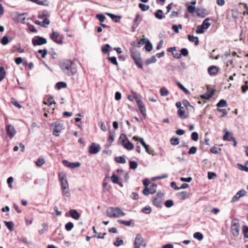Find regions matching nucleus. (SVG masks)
<instances>
[{"label": "nucleus", "mask_w": 248, "mask_h": 248, "mask_svg": "<svg viewBox=\"0 0 248 248\" xmlns=\"http://www.w3.org/2000/svg\"><path fill=\"white\" fill-rule=\"evenodd\" d=\"M62 71L68 76L74 75L77 73L76 64L70 60H65L60 64Z\"/></svg>", "instance_id": "obj_1"}, {"label": "nucleus", "mask_w": 248, "mask_h": 248, "mask_svg": "<svg viewBox=\"0 0 248 248\" xmlns=\"http://www.w3.org/2000/svg\"><path fill=\"white\" fill-rule=\"evenodd\" d=\"M106 215L110 218H117L124 216L125 214L119 207H110L107 209Z\"/></svg>", "instance_id": "obj_2"}, {"label": "nucleus", "mask_w": 248, "mask_h": 248, "mask_svg": "<svg viewBox=\"0 0 248 248\" xmlns=\"http://www.w3.org/2000/svg\"><path fill=\"white\" fill-rule=\"evenodd\" d=\"M130 56L134 61L137 66L140 69H143L142 62L140 56V54L134 50H130Z\"/></svg>", "instance_id": "obj_3"}, {"label": "nucleus", "mask_w": 248, "mask_h": 248, "mask_svg": "<svg viewBox=\"0 0 248 248\" xmlns=\"http://www.w3.org/2000/svg\"><path fill=\"white\" fill-rule=\"evenodd\" d=\"M163 196L164 194L162 193L158 192L153 199V204L157 207H161Z\"/></svg>", "instance_id": "obj_4"}, {"label": "nucleus", "mask_w": 248, "mask_h": 248, "mask_svg": "<svg viewBox=\"0 0 248 248\" xmlns=\"http://www.w3.org/2000/svg\"><path fill=\"white\" fill-rule=\"evenodd\" d=\"M223 132L224 133V135L223 138V140L225 141L232 140L233 142V146H236L237 145V141L235 138L233 137L232 133L227 131L225 129L223 130Z\"/></svg>", "instance_id": "obj_5"}, {"label": "nucleus", "mask_w": 248, "mask_h": 248, "mask_svg": "<svg viewBox=\"0 0 248 248\" xmlns=\"http://www.w3.org/2000/svg\"><path fill=\"white\" fill-rule=\"evenodd\" d=\"M5 130L7 135L12 139L16 134V130L15 127L11 124H6Z\"/></svg>", "instance_id": "obj_6"}, {"label": "nucleus", "mask_w": 248, "mask_h": 248, "mask_svg": "<svg viewBox=\"0 0 248 248\" xmlns=\"http://www.w3.org/2000/svg\"><path fill=\"white\" fill-rule=\"evenodd\" d=\"M135 100L137 102V105L140 113L143 116L146 115V108L145 107L143 102L141 101L140 98L138 96H135Z\"/></svg>", "instance_id": "obj_7"}, {"label": "nucleus", "mask_w": 248, "mask_h": 248, "mask_svg": "<svg viewBox=\"0 0 248 248\" xmlns=\"http://www.w3.org/2000/svg\"><path fill=\"white\" fill-rule=\"evenodd\" d=\"M32 43L34 46H40L46 43V40L39 36H36L32 38Z\"/></svg>", "instance_id": "obj_8"}, {"label": "nucleus", "mask_w": 248, "mask_h": 248, "mask_svg": "<svg viewBox=\"0 0 248 248\" xmlns=\"http://www.w3.org/2000/svg\"><path fill=\"white\" fill-rule=\"evenodd\" d=\"M50 126L52 129L53 134L56 136L59 135V133L62 130V125L57 122L52 124Z\"/></svg>", "instance_id": "obj_9"}, {"label": "nucleus", "mask_w": 248, "mask_h": 248, "mask_svg": "<svg viewBox=\"0 0 248 248\" xmlns=\"http://www.w3.org/2000/svg\"><path fill=\"white\" fill-rule=\"evenodd\" d=\"M239 223L235 221H232L231 224V231L232 233V235L236 237L238 235L239 233Z\"/></svg>", "instance_id": "obj_10"}, {"label": "nucleus", "mask_w": 248, "mask_h": 248, "mask_svg": "<svg viewBox=\"0 0 248 248\" xmlns=\"http://www.w3.org/2000/svg\"><path fill=\"white\" fill-rule=\"evenodd\" d=\"M101 149V147L99 144L93 142L89 147V152L90 154H96L98 153Z\"/></svg>", "instance_id": "obj_11"}, {"label": "nucleus", "mask_w": 248, "mask_h": 248, "mask_svg": "<svg viewBox=\"0 0 248 248\" xmlns=\"http://www.w3.org/2000/svg\"><path fill=\"white\" fill-rule=\"evenodd\" d=\"M59 179L61 182V188H64L65 187H69L68 183L66 179V176L65 173L61 172L59 174Z\"/></svg>", "instance_id": "obj_12"}, {"label": "nucleus", "mask_w": 248, "mask_h": 248, "mask_svg": "<svg viewBox=\"0 0 248 248\" xmlns=\"http://www.w3.org/2000/svg\"><path fill=\"white\" fill-rule=\"evenodd\" d=\"M50 38L57 44H61L62 43L61 36L57 32H53L50 36Z\"/></svg>", "instance_id": "obj_13"}, {"label": "nucleus", "mask_w": 248, "mask_h": 248, "mask_svg": "<svg viewBox=\"0 0 248 248\" xmlns=\"http://www.w3.org/2000/svg\"><path fill=\"white\" fill-rule=\"evenodd\" d=\"M177 114L181 119H186L189 117L188 113H186L185 111V108L183 107L178 109Z\"/></svg>", "instance_id": "obj_14"}, {"label": "nucleus", "mask_w": 248, "mask_h": 248, "mask_svg": "<svg viewBox=\"0 0 248 248\" xmlns=\"http://www.w3.org/2000/svg\"><path fill=\"white\" fill-rule=\"evenodd\" d=\"M63 163L65 166L71 169L78 167L80 166V163L79 162L71 163L67 160H63Z\"/></svg>", "instance_id": "obj_15"}, {"label": "nucleus", "mask_w": 248, "mask_h": 248, "mask_svg": "<svg viewBox=\"0 0 248 248\" xmlns=\"http://www.w3.org/2000/svg\"><path fill=\"white\" fill-rule=\"evenodd\" d=\"M198 16L203 18L207 15V13L205 9L198 8L195 11Z\"/></svg>", "instance_id": "obj_16"}, {"label": "nucleus", "mask_w": 248, "mask_h": 248, "mask_svg": "<svg viewBox=\"0 0 248 248\" xmlns=\"http://www.w3.org/2000/svg\"><path fill=\"white\" fill-rule=\"evenodd\" d=\"M69 214L70 216L76 220H78L80 217L79 214L75 209H71L69 211Z\"/></svg>", "instance_id": "obj_17"}, {"label": "nucleus", "mask_w": 248, "mask_h": 248, "mask_svg": "<svg viewBox=\"0 0 248 248\" xmlns=\"http://www.w3.org/2000/svg\"><path fill=\"white\" fill-rule=\"evenodd\" d=\"M143 243V239L140 234H137L134 242V245L141 246Z\"/></svg>", "instance_id": "obj_18"}, {"label": "nucleus", "mask_w": 248, "mask_h": 248, "mask_svg": "<svg viewBox=\"0 0 248 248\" xmlns=\"http://www.w3.org/2000/svg\"><path fill=\"white\" fill-rule=\"evenodd\" d=\"M218 71V68L216 66H211L208 68V72L210 75H215Z\"/></svg>", "instance_id": "obj_19"}, {"label": "nucleus", "mask_w": 248, "mask_h": 248, "mask_svg": "<svg viewBox=\"0 0 248 248\" xmlns=\"http://www.w3.org/2000/svg\"><path fill=\"white\" fill-rule=\"evenodd\" d=\"M188 39L191 42H194L196 46H198L199 44V38L197 36H194L192 35H188Z\"/></svg>", "instance_id": "obj_20"}, {"label": "nucleus", "mask_w": 248, "mask_h": 248, "mask_svg": "<svg viewBox=\"0 0 248 248\" xmlns=\"http://www.w3.org/2000/svg\"><path fill=\"white\" fill-rule=\"evenodd\" d=\"M115 136V132L114 131H110L109 132L108 141L110 144H111L113 142L114 140Z\"/></svg>", "instance_id": "obj_21"}, {"label": "nucleus", "mask_w": 248, "mask_h": 248, "mask_svg": "<svg viewBox=\"0 0 248 248\" xmlns=\"http://www.w3.org/2000/svg\"><path fill=\"white\" fill-rule=\"evenodd\" d=\"M178 196L180 199L181 200H184L188 198L189 196V194L186 191H183L178 193Z\"/></svg>", "instance_id": "obj_22"}, {"label": "nucleus", "mask_w": 248, "mask_h": 248, "mask_svg": "<svg viewBox=\"0 0 248 248\" xmlns=\"http://www.w3.org/2000/svg\"><path fill=\"white\" fill-rule=\"evenodd\" d=\"M147 40V39L144 38V35H143V38L138 41L137 45H134L135 42H134L133 44L132 45L137 47H140L141 46H143L144 44L146 43Z\"/></svg>", "instance_id": "obj_23"}, {"label": "nucleus", "mask_w": 248, "mask_h": 248, "mask_svg": "<svg viewBox=\"0 0 248 248\" xmlns=\"http://www.w3.org/2000/svg\"><path fill=\"white\" fill-rule=\"evenodd\" d=\"M62 195L65 197H69L71 195L69 187L62 188Z\"/></svg>", "instance_id": "obj_24"}, {"label": "nucleus", "mask_w": 248, "mask_h": 248, "mask_svg": "<svg viewBox=\"0 0 248 248\" xmlns=\"http://www.w3.org/2000/svg\"><path fill=\"white\" fill-rule=\"evenodd\" d=\"M119 140L121 141L123 146L128 141H129L125 134H122L119 138Z\"/></svg>", "instance_id": "obj_25"}, {"label": "nucleus", "mask_w": 248, "mask_h": 248, "mask_svg": "<svg viewBox=\"0 0 248 248\" xmlns=\"http://www.w3.org/2000/svg\"><path fill=\"white\" fill-rule=\"evenodd\" d=\"M102 52L104 54H106L111 50V47L108 44L104 45L102 47Z\"/></svg>", "instance_id": "obj_26"}, {"label": "nucleus", "mask_w": 248, "mask_h": 248, "mask_svg": "<svg viewBox=\"0 0 248 248\" xmlns=\"http://www.w3.org/2000/svg\"><path fill=\"white\" fill-rule=\"evenodd\" d=\"M123 146L128 150H132L134 149V145L129 140L126 142Z\"/></svg>", "instance_id": "obj_27"}, {"label": "nucleus", "mask_w": 248, "mask_h": 248, "mask_svg": "<svg viewBox=\"0 0 248 248\" xmlns=\"http://www.w3.org/2000/svg\"><path fill=\"white\" fill-rule=\"evenodd\" d=\"M114 160L118 163L124 164L126 162L125 158L122 156L115 157Z\"/></svg>", "instance_id": "obj_28"}, {"label": "nucleus", "mask_w": 248, "mask_h": 248, "mask_svg": "<svg viewBox=\"0 0 248 248\" xmlns=\"http://www.w3.org/2000/svg\"><path fill=\"white\" fill-rule=\"evenodd\" d=\"M213 94H214L213 92H207L204 94L202 95L201 96V97L202 98H204V99H209L210 98H211L212 97Z\"/></svg>", "instance_id": "obj_29"}, {"label": "nucleus", "mask_w": 248, "mask_h": 248, "mask_svg": "<svg viewBox=\"0 0 248 248\" xmlns=\"http://www.w3.org/2000/svg\"><path fill=\"white\" fill-rule=\"evenodd\" d=\"M6 72L3 67H0V81H1L5 77Z\"/></svg>", "instance_id": "obj_30"}, {"label": "nucleus", "mask_w": 248, "mask_h": 248, "mask_svg": "<svg viewBox=\"0 0 248 248\" xmlns=\"http://www.w3.org/2000/svg\"><path fill=\"white\" fill-rule=\"evenodd\" d=\"M144 47L145 50L148 52L151 51L153 49L152 45L148 39L145 43Z\"/></svg>", "instance_id": "obj_31"}, {"label": "nucleus", "mask_w": 248, "mask_h": 248, "mask_svg": "<svg viewBox=\"0 0 248 248\" xmlns=\"http://www.w3.org/2000/svg\"><path fill=\"white\" fill-rule=\"evenodd\" d=\"M66 86H67L66 83L64 82H62V81L57 82L56 85V88L59 90H60L62 88H66Z\"/></svg>", "instance_id": "obj_32"}, {"label": "nucleus", "mask_w": 248, "mask_h": 248, "mask_svg": "<svg viewBox=\"0 0 248 248\" xmlns=\"http://www.w3.org/2000/svg\"><path fill=\"white\" fill-rule=\"evenodd\" d=\"M6 226L9 230L10 231L12 232L14 230V223L12 221L4 222Z\"/></svg>", "instance_id": "obj_33"}, {"label": "nucleus", "mask_w": 248, "mask_h": 248, "mask_svg": "<svg viewBox=\"0 0 248 248\" xmlns=\"http://www.w3.org/2000/svg\"><path fill=\"white\" fill-rule=\"evenodd\" d=\"M209 20L208 18H206L202 22V24L201 25L202 27L205 29H208L210 26V23L208 22Z\"/></svg>", "instance_id": "obj_34"}, {"label": "nucleus", "mask_w": 248, "mask_h": 248, "mask_svg": "<svg viewBox=\"0 0 248 248\" xmlns=\"http://www.w3.org/2000/svg\"><path fill=\"white\" fill-rule=\"evenodd\" d=\"M182 104L187 109H188L189 108H192L193 109H194V107L190 104L187 100H184L182 101Z\"/></svg>", "instance_id": "obj_35"}, {"label": "nucleus", "mask_w": 248, "mask_h": 248, "mask_svg": "<svg viewBox=\"0 0 248 248\" xmlns=\"http://www.w3.org/2000/svg\"><path fill=\"white\" fill-rule=\"evenodd\" d=\"M35 24L40 25L41 27H46V19L45 18V20H43L42 22H41L39 20H36L34 21Z\"/></svg>", "instance_id": "obj_36"}, {"label": "nucleus", "mask_w": 248, "mask_h": 248, "mask_svg": "<svg viewBox=\"0 0 248 248\" xmlns=\"http://www.w3.org/2000/svg\"><path fill=\"white\" fill-rule=\"evenodd\" d=\"M227 106V102L224 99L220 100L219 102L217 104V107H224Z\"/></svg>", "instance_id": "obj_37"}, {"label": "nucleus", "mask_w": 248, "mask_h": 248, "mask_svg": "<svg viewBox=\"0 0 248 248\" xmlns=\"http://www.w3.org/2000/svg\"><path fill=\"white\" fill-rule=\"evenodd\" d=\"M162 11L160 9L157 10L155 14V17L159 19H162L163 18V16L162 15Z\"/></svg>", "instance_id": "obj_38"}, {"label": "nucleus", "mask_w": 248, "mask_h": 248, "mask_svg": "<svg viewBox=\"0 0 248 248\" xmlns=\"http://www.w3.org/2000/svg\"><path fill=\"white\" fill-rule=\"evenodd\" d=\"M156 61V59L155 57V56H152L150 58L148 59L145 61L146 64H149L152 63H154Z\"/></svg>", "instance_id": "obj_39"}, {"label": "nucleus", "mask_w": 248, "mask_h": 248, "mask_svg": "<svg viewBox=\"0 0 248 248\" xmlns=\"http://www.w3.org/2000/svg\"><path fill=\"white\" fill-rule=\"evenodd\" d=\"M170 142L172 145H176L179 143V139L177 138H172L170 140Z\"/></svg>", "instance_id": "obj_40"}, {"label": "nucleus", "mask_w": 248, "mask_h": 248, "mask_svg": "<svg viewBox=\"0 0 248 248\" xmlns=\"http://www.w3.org/2000/svg\"><path fill=\"white\" fill-rule=\"evenodd\" d=\"M129 167L130 169L135 170L138 167V164L135 161H129Z\"/></svg>", "instance_id": "obj_41"}, {"label": "nucleus", "mask_w": 248, "mask_h": 248, "mask_svg": "<svg viewBox=\"0 0 248 248\" xmlns=\"http://www.w3.org/2000/svg\"><path fill=\"white\" fill-rule=\"evenodd\" d=\"M193 236L195 238H196L200 241L202 240L203 239V235L202 233L200 232H195Z\"/></svg>", "instance_id": "obj_42"}, {"label": "nucleus", "mask_w": 248, "mask_h": 248, "mask_svg": "<svg viewBox=\"0 0 248 248\" xmlns=\"http://www.w3.org/2000/svg\"><path fill=\"white\" fill-rule=\"evenodd\" d=\"M108 60L113 64L118 66V63L115 57H108Z\"/></svg>", "instance_id": "obj_43"}, {"label": "nucleus", "mask_w": 248, "mask_h": 248, "mask_svg": "<svg viewBox=\"0 0 248 248\" xmlns=\"http://www.w3.org/2000/svg\"><path fill=\"white\" fill-rule=\"evenodd\" d=\"M74 227V225L71 222H69L65 225V228L67 231H70Z\"/></svg>", "instance_id": "obj_44"}, {"label": "nucleus", "mask_w": 248, "mask_h": 248, "mask_svg": "<svg viewBox=\"0 0 248 248\" xmlns=\"http://www.w3.org/2000/svg\"><path fill=\"white\" fill-rule=\"evenodd\" d=\"M96 18L98 19L101 23H103L106 19V17L102 14L96 15Z\"/></svg>", "instance_id": "obj_45"}, {"label": "nucleus", "mask_w": 248, "mask_h": 248, "mask_svg": "<svg viewBox=\"0 0 248 248\" xmlns=\"http://www.w3.org/2000/svg\"><path fill=\"white\" fill-rule=\"evenodd\" d=\"M45 162V161L44 159L39 158L37 159V161H36V165L38 167H41L42 166Z\"/></svg>", "instance_id": "obj_46"}, {"label": "nucleus", "mask_w": 248, "mask_h": 248, "mask_svg": "<svg viewBox=\"0 0 248 248\" xmlns=\"http://www.w3.org/2000/svg\"><path fill=\"white\" fill-rule=\"evenodd\" d=\"M139 6L142 11H147L148 10H149L150 8L149 5H145L142 3H140Z\"/></svg>", "instance_id": "obj_47"}, {"label": "nucleus", "mask_w": 248, "mask_h": 248, "mask_svg": "<svg viewBox=\"0 0 248 248\" xmlns=\"http://www.w3.org/2000/svg\"><path fill=\"white\" fill-rule=\"evenodd\" d=\"M169 93V91L165 88H162L160 90V93L162 96H167Z\"/></svg>", "instance_id": "obj_48"}, {"label": "nucleus", "mask_w": 248, "mask_h": 248, "mask_svg": "<svg viewBox=\"0 0 248 248\" xmlns=\"http://www.w3.org/2000/svg\"><path fill=\"white\" fill-rule=\"evenodd\" d=\"M124 241L123 240L119 238H117L114 243V245L115 246L118 247L122 245Z\"/></svg>", "instance_id": "obj_49"}, {"label": "nucleus", "mask_w": 248, "mask_h": 248, "mask_svg": "<svg viewBox=\"0 0 248 248\" xmlns=\"http://www.w3.org/2000/svg\"><path fill=\"white\" fill-rule=\"evenodd\" d=\"M204 30L202 25H199L197 27L196 32L198 34H201L203 33Z\"/></svg>", "instance_id": "obj_50"}, {"label": "nucleus", "mask_w": 248, "mask_h": 248, "mask_svg": "<svg viewBox=\"0 0 248 248\" xmlns=\"http://www.w3.org/2000/svg\"><path fill=\"white\" fill-rule=\"evenodd\" d=\"M221 149L219 148H217L216 146H213L210 149L211 152L213 154H218L220 151Z\"/></svg>", "instance_id": "obj_51"}, {"label": "nucleus", "mask_w": 248, "mask_h": 248, "mask_svg": "<svg viewBox=\"0 0 248 248\" xmlns=\"http://www.w3.org/2000/svg\"><path fill=\"white\" fill-rule=\"evenodd\" d=\"M217 110L218 112L221 113V117H224V116H226L228 114V112H227V110L225 108H222V109L217 108Z\"/></svg>", "instance_id": "obj_52"}, {"label": "nucleus", "mask_w": 248, "mask_h": 248, "mask_svg": "<svg viewBox=\"0 0 248 248\" xmlns=\"http://www.w3.org/2000/svg\"><path fill=\"white\" fill-rule=\"evenodd\" d=\"M132 220L130 221H124L121 219H119L118 220V222L120 224H123L125 226H129L131 225V222Z\"/></svg>", "instance_id": "obj_53"}, {"label": "nucleus", "mask_w": 248, "mask_h": 248, "mask_svg": "<svg viewBox=\"0 0 248 248\" xmlns=\"http://www.w3.org/2000/svg\"><path fill=\"white\" fill-rule=\"evenodd\" d=\"M191 139L195 141H197L199 139L198 134L196 132H193L191 134Z\"/></svg>", "instance_id": "obj_54"}, {"label": "nucleus", "mask_w": 248, "mask_h": 248, "mask_svg": "<svg viewBox=\"0 0 248 248\" xmlns=\"http://www.w3.org/2000/svg\"><path fill=\"white\" fill-rule=\"evenodd\" d=\"M9 42L8 38L6 36H4L1 39V43L3 45H6Z\"/></svg>", "instance_id": "obj_55"}, {"label": "nucleus", "mask_w": 248, "mask_h": 248, "mask_svg": "<svg viewBox=\"0 0 248 248\" xmlns=\"http://www.w3.org/2000/svg\"><path fill=\"white\" fill-rule=\"evenodd\" d=\"M149 188L150 191V193L154 194L156 192V185L152 184Z\"/></svg>", "instance_id": "obj_56"}, {"label": "nucleus", "mask_w": 248, "mask_h": 248, "mask_svg": "<svg viewBox=\"0 0 248 248\" xmlns=\"http://www.w3.org/2000/svg\"><path fill=\"white\" fill-rule=\"evenodd\" d=\"M197 151V148L195 146H192L189 150L188 153L189 155L194 154L196 153Z\"/></svg>", "instance_id": "obj_57"}, {"label": "nucleus", "mask_w": 248, "mask_h": 248, "mask_svg": "<svg viewBox=\"0 0 248 248\" xmlns=\"http://www.w3.org/2000/svg\"><path fill=\"white\" fill-rule=\"evenodd\" d=\"M243 232L244 237L248 238V227L244 226L243 228Z\"/></svg>", "instance_id": "obj_58"}, {"label": "nucleus", "mask_w": 248, "mask_h": 248, "mask_svg": "<svg viewBox=\"0 0 248 248\" xmlns=\"http://www.w3.org/2000/svg\"><path fill=\"white\" fill-rule=\"evenodd\" d=\"M195 11H196V8L193 6L189 5L187 8V11L189 13H193Z\"/></svg>", "instance_id": "obj_59"}, {"label": "nucleus", "mask_w": 248, "mask_h": 248, "mask_svg": "<svg viewBox=\"0 0 248 248\" xmlns=\"http://www.w3.org/2000/svg\"><path fill=\"white\" fill-rule=\"evenodd\" d=\"M151 208L149 206H146L142 209V212L145 214H149L151 212Z\"/></svg>", "instance_id": "obj_60"}, {"label": "nucleus", "mask_w": 248, "mask_h": 248, "mask_svg": "<svg viewBox=\"0 0 248 248\" xmlns=\"http://www.w3.org/2000/svg\"><path fill=\"white\" fill-rule=\"evenodd\" d=\"M248 90V80L246 81L245 82V85L242 86V91L243 93H245L247 90Z\"/></svg>", "instance_id": "obj_61"}, {"label": "nucleus", "mask_w": 248, "mask_h": 248, "mask_svg": "<svg viewBox=\"0 0 248 248\" xmlns=\"http://www.w3.org/2000/svg\"><path fill=\"white\" fill-rule=\"evenodd\" d=\"M165 205L167 207H170L173 205V202L171 200H168L166 201Z\"/></svg>", "instance_id": "obj_62"}, {"label": "nucleus", "mask_w": 248, "mask_h": 248, "mask_svg": "<svg viewBox=\"0 0 248 248\" xmlns=\"http://www.w3.org/2000/svg\"><path fill=\"white\" fill-rule=\"evenodd\" d=\"M181 56H187L188 54V51L186 48H183L181 49Z\"/></svg>", "instance_id": "obj_63"}, {"label": "nucleus", "mask_w": 248, "mask_h": 248, "mask_svg": "<svg viewBox=\"0 0 248 248\" xmlns=\"http://www.w3.org/2000/svg\"><path fill=\"white\" fill-rule=\"evenodd\" d=\"M111 179L113 183L116 184L118 181V177L115 174H113L111 177Z\"/></svg>", "instance_id": "obj_64"}]
</instances>
